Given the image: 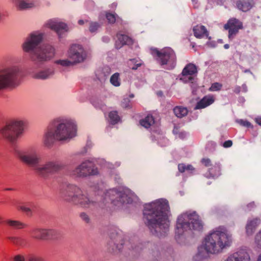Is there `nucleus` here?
I'll return each mask as SVG.
<instances>
[{
    "mask_svg": "<svg viewBox=\"0 0 261 261\" xmlns=\"http://www.w3.org/2000/svg\"><path fill=\"white\" fill-rule=\"evenodd\" d=\"M42 39L41 34H32L28 40L23 44L24 51L28 52L33 49L42 41Z\"/></svg>",
    "mask_w": 261,
    "mask_h": 261,
    "instance_id": "11",
    "label": "nucleus"
},
{
    "mask_svg": "<svg viewBox=\"0 0 261 261\" xmlns=\"http://www.w3.org/2000/svg\"><path fill=\"white\" fill-rule=\"evenodd\" d=\"M226 261H250V256L247 252L242 251L230 255Z\"/></svg>",
    "mask_w": 261,
    "mask_h": 261,
    "instance_id": "16",
    "label": "nucleus"
},
{
    "mask_svg": "<svg viewBox=\"0 0 261 261\" xmlns=\"http://www.w3.org/2000/svg\"><path fill=\"white\" fill-rule=\"evenodd\" d=\"M173 112L177 118L181 119L188 116L189 111L187 107L178 105L173 108Z\"/></svg>",
    "mask_w": 261,
    "mask_h": 261,
    "instance_id": "19",
    "label": "nucleus"
},
{
    "mask_svg": "<svg viewBox=\"0 0 261 261\" xmlns=\"http://www.w3.org/2000/svg\"><path fill=\"white\" fill-rule=\"evenodd\" d=\"M3 218L0 217V223L3 222Z\"/></svg>",
    "mask_w": 261,
    "mask_h": 261,
    "instance_id": "48",
    "label": "nucleus"
},
{
    "mask_svg": "<svg viewBox=\"0 0 261 261\" xmlns=\"http://www.w3.org/2000/svg\"><path fill=\"white\" fill-rule=\"evenodd\" d=\"M21 160L26 164L33 166L38 163V159L34 156L23 155L21 156Z\"/></svg>",
    "mask_w": 261,
    "mask_h": 261,
    "instance_id": "25",
    "label": "nucleus"
},
{
    "mask_svg": "<svg viewBox=\"0 0 261 261\" xmlns=\"http://www.w3.org/2000/svg\"><path fill=\"white\" fill-rule=\"evenodd\" d=\"M221 175L220 167L218 164L213 165L209 168L205 173V176L208 178H216Z\"/></svg>",
    "mask_w": 261,
    "mask_h": 261,
    "instance_id": "20",
    "label": "nucleus"
},
{
    "mask_svg": "<svg viewBox=\"0 0 261 261\" xmlns=\"http://www.w3.org/2000/svg\"><path fill=\"white\" fill-rule=\"evenodd\" d=\"M85 21L83 20H80L79 21V24L80 25H83L84 24Z\"/></svg>",
    "mask_w": 261,
    "mask_h": 261,
    "instance_id": "45",
    "label": "nucleus"
},
{
    "mask_svg": "<svg viewBox=\"0 0 261 261\" xmlns=\"http://www.w3.org/2000/svg\"><path fill=\"white\" fill-rule=\"evenodd\" d=\"M224 47H225V48H228V44H225V45H224Z\"/></svg>",
    "mask_w": 261,
    "mask_h": 261,
    "instance_id": "47",
    "label": "nucleus"
},
{
    "mask_svg": "<svg viewBox=\"0 0 261 261\" xmlns=\"http://www.w3.org/2000/svg\"><path fill=\"white\" fill-rule=\"evenodd\" d=\"M50 28L56 31L58 34H60L67 31V25L64 23L53 22L49 24Z\"/></svg>",
    "mask_w": 261,
    "mask_h": 261,
    "instance_id": "22",
    "label": "nucleus"
},
{
    "mask_svg": "<svg viewBox=\"0 0 261 261\" xmlns=\"http://www.w3.org/2000/svg\"><path fill=\"white\" fill-rule=\"evenodd\" d=\"M106 18L110 23H114L116 20V15L111 13H107L106 14Z\"/></svg>",
    "mask_w": 261,
    "mask_h": 261,
    "instance_id": "33",
    "label": "nucleus"
},
{
    "mask_svg": "<svg viewBox=\"0 0 261 261\" xmlns=\"http://www.w3.org/2000/svg\"><path fill=\"white\" fill-rule=\"evenodd\" d=\"M200 162L201 164L204 167H210L212 165V162L211 160L207 158H204L201 160Z\"/></svg>",
    "mask_w": 261,
    "mask_h": 261,
    "instance_id": "34",
    "label": "nucleus"
},
{
    "mask_svg": "<svg viewBox=\"0 0 261 261\" xmlns=\"http://www.w3.org/2000/svg\"><path fill=\"white\" fill-rule=\"evenodd\" d=\"M109 121L112 124H115L117 123L120 120V118L118 114L116 111H112L109 112Z\"/></svg>",
    "mask_w": 261,
    "mask_h": 261,
    "instance_id": "24",
    "label": "nucleus"
},
{
    "mask_svg": "<svg viewBox=\"0 0 261 261\" xmlns=\"http://www.w3.org/2000/svg\"><path fill=\"white\" fill-rule=\"evenodd\" d=\"M46 234V230L37 229L34 231L33 236L34 237L37 239H45Z\"/></svg>",
    "mask_w": 261,
    "mask_h": 261,
    "instance_id": "29",
    "label": "nucleus"
},
{
    "mask_svg": "<svg viewBox=\"0 0 261 261\" xmlns=\"http://www.w3.org/2000/svg\"><path fill=\"white\" fill-rule=\"evenodd\" d=\"M257 261H261V255L259 256Z\"/></svg>",
    "mask_w": 261,
    "mask_h": 261,
    "instance_id": "46",
    "label": "nucleus"
},
{
    "mask_svg": "<svg viewBox=\"0 0 261 261\" xmlns=\"http://www.w3.org/2000/svg\"><path fill=\"white\" fill-rule=\"evenodd\" d=\"M152 54L158 57V60L162 65L173 63L175 61V53L169 47L164 48L161 50L154 49Z\"/></svg>",
    "mask_w": 261,
    "mask_h": 261,
    "instance_id": "6",
    "label": "nucleus"
},
{
    "mask_svg": "<svg viewBox=\"0 0 261 261\" xmlns=\"http://www.w3.org/2000/svg\"><path fill=\"white\" fill-rule=\"evenodd\" d=\"M76 125L71 121H66L59 124L54 132H48L45 136L46 145L54 140L63 141L72 138L76 135Z\"/></svg>",
    "mask_w": 261,
    "mask_h": 261,
    "instance_id": "2",
    "label": "nucleus"
},
{
    "mask_svg": "<svg viewBox=\"0 0 261 261\" xmlns=\"http://www.w3.org/2000/svg\"><path fill=\"white\" fill-rule=\"evenodd\" d=\"M57 64H60L63 66H69L75 64L72 60L69 59V60H59L55 61Z\"/></svg>",
    "mask_w": 261,
    "mask_h": 261,
    "instance_id": "30",
    "label": "nucleus"
},
{
    "mask_svg": "<svg viewBox=\"0 0 261 261\" xmlns=\"http://www.w3.org/2000/svg\"><path fill=\"white\" fill-rule=\"evenodd\" d=\"M169 205L164 201H156L150 205L147 214L150 216L148 221L151 225L161 226L167 225L169 222L167 212Z\"/></svg>",
    "mask_w": 261,
    "mask_h": 261,
    "instance_id": "3",
    "label": "nucleus"
},
{
    "mask_svg": "<svg viewBox=\"0 0 261 261\" xmlns=\"http://www.w3.org/2000/svg\"><path fill=\"white\" fill-rule=\"evenodd\" d=\"M118 40L116 42V48L119 49L124 45H132L133 43V40L132 38L126 34H122L120 33L117 34Z\"/></svg>",
    "mask_w": 261,
    "mask_h": 261,
    "instance_id": "15",
    "label": "nucleus"
},
{
    "mask_svg": "<svg viewBox=\"0 0 261 261\" xmlns=\"http://www.w3.org/2000/svg\"><path fill=\"white\" fill-rule=\"evenodd\" d=\"M194 170V167L191 165H187V171L192 172Z\"/></svg>",
    "mask_w": 261,
    "mask_h": 261,
    "instance_id": "41",
    "label": "nucleus"
},
{
    "mask_svg": "<svg viewBox=\"0 0 261 261\" xmlns=\"http://www.w3.org/2000/svg\"><path fill=\"white\" fill-rule=\"evenodd\" d=\"M29 261H39L38 258L35 257L34 256H30L29 258Z\"/></svg>",
    "mask_w": 261,
    "mask_h": 261,
    "instance_id": "42",
    "label": "nucleus"
},
{
    "mask_svg": "<svg viewBox=\"0 0 261 261\" xmlns=\"http://www.w3.org/2000/svg\"><path fill=\"white\" fill-rule=\"evenodd\" d=\"M97 173V168L90 161H86L82 163L73 171V175L78 177H85Z\"/></svg>",
    "mask_w": 261,
    "mask_h": 261,
    "instance_id": "8",
    "label": "nucleus"
},
{
    "mask_svg": "<svg viewBox=\"0 0 261 261\" xmlns=\"http://www.w3.org/2000/svg\"><path fill=\"white\" fill-rule=\"evenodd\" d=\"M25 259L23 256L17 255L14 256V261H24Z\"/></svg>",
    "mask_w": 261,
    "mask_h": 261,
    "instance_id": "40",
    "label": "nucleus"
},
{
    "mask_svg": "<svg viewBox=\"0 0 261 261\" xmlns=\"http://www.w3.org/2000/svg\"><path fill=\"white\" fill-rule=\"evenodd\" d=\"M34 6V4L28 0H17V7L19 10L31 8Z\"/></svg>",
    "mask_w": 261,
    "mask_h": 261,
    "instance_id": "23",
    "label": "nucleus"
},
{
    "mask_svg": "<svg viewBox=\"0 0 261 261\" xmlns=\"http://www.w3.org/2000/svg\"><path fill=\"white\" fill-rule=\"evenodd\" d=\"M223 28L228 31V38L232 40L238 34L240 30L244 29L243 22L235 17L230 18L224 24Z\"/></svg>",
    "mask_w": 261,
    "mask_h": 261,
    "instance_id": "7",
    "label": "nucleus"
},
{
    "mask_svg": "<svg viewBox=\"0 0 261 261\" xmlns=\"http://www.w3.org/2000/svg\"><path fill=\"white\" fill-rule=\"evenodd\" d=\"M232 142L231 140H227L225 141L223 143L222 146L224 148H228L232 146Z\"/></svg>",
    "mask_w": 261,
    "mask_h": 261,
    "instance_id": "39",
    "label": "nucleus"
},
{
    "mask_svg": "<svg viewBox=\"0 0 261 261\" xmlns=\"http://www.w3.org/2000/svg\"><path fill=\"white\" fill-rule=\"evenodd\" d=\"M60 169V167L58 165H56L53 163H49L47 164L46 167L41 169V172L42 173L43 171L46 172H54L58 171Z\"/></svg>",
    "mask_w": 261,
    "mask_h": 261,
    "instance_id": "26",
    "label": "nucleus"
},
{
    "mask_svg": "<svg viewBox=\"0 0 261 261\" xmlns=\"http://www.w3.org/2000/svg\"><path fill=\"white\" fill-rule=\"evenodd\" d=\"M141 65L142 63L140 62H138V61L135 59H131L127 63L128 67L133 70L137 69L139 67L141 66Z\"/></svg>",
    "mask_w": 261,
    "mask_h": 261,
    "instance_id": "28",
    "label": "nucleus"
},
{
    "mask_svg": "<svg viewBox=\"0 0 261 261\" xmlns=\"http://www.w3.org/2000/svg\"><path fill=\"white\" fill-rule=\"evenodd\" d=\"M110 82L114 86H119L120 85V79L119 73H115L113 74L110 78Z\"/></svg>",
    "mask_w": 261,
    "mask_h": 261,
    "instance_id": "27",
    "label": "nucleus"
},
{
    "mask_svg": "<svg viewBox=\"0 0 261 261\" xmlns=\"http://www.w3.org/2000/svg\"><path fill=\"white\" fill-rule=\"evenodd\" d=\"M99 27V24L97 22H92L89 26V30L91 32H94L97 31Z\"/></svg>",
    "mask_w": 261,
    "mask_h": 261,
    "instance_id": "35",
    "label": "nucleus"
},
{
    "mask_svg": "<svg viewBox=\"0 0 261 261\" xmlns=\"http://www.w3.org/2000/svg\"><path fill=\"white\" fill-rule=\"evenodd\" d=\"M14 79V74L8 71H0V90L12 86Z\"/></svg>",
    "mask_w": 261,
    "mask_h": 261,
    "instance_id": "13",
    "label": "nucleus"
},
{
    "mask_svg": "<svg viewBox=\"0 0 261 261\" xmlns=\"http://www.w3.org/2000/svg\"><path fill=\"white\" fill-rule=\"evenodd\" d=\"M255 240L257 246L261 248V230L255 236Z\"/></svg>",
    "mask_w": 261,
    "mask_h": 261,
    "instance_id": "36",
    "label": "nucleus"
},
{
    "mask_svg": "<svg viewBox=\"0 0 261 261\" xmlns=\"http://www.w3.org/2000/svg\"><path fill=\"white\" fill-rule=\"evenodd\" d=\"M140 124L146 128H149L155 123V118L151 114H148L144 118L139 121Z\"/></svg>",
    "mask_w": 261,
    "mask_h": 261,
    "instance_id": "21",
    "label": "nucleus"
},
{
    "mask_svg": "<svg viewBox=\"0 0 261 261\" xmlns=\"http://www.w3.org/2000/svg\"><path fill=\"white\" fill-rule=\"evenodd\" d=\"M231 242V236L227 230L219 227L205 236L198 248V251L200 253L205 251L207 253H218L230 246Z\"/></svg>",
    "mask_w": 261,
    "mask_h": 261,
    "instance_id": "1",
    "label": "nucleus"
},
{
    "mask_svg": "<svg viewBox=\"0 0 261 261\" xmlns=\"http://www.w3.org/2000/svg\"><path fill=\"white\" fill-rule=\"evenodd\" d=\"M7 224L11 226L16 228H21L24 226V224L17 221L9 220L7 222Z\"/></svg>",
    "mask_w": 261,
    "mask_h": 261,
    "instance_id": "31",
    "label": "nucleus"
},
{
    "mask_svg": "<svg viewBox=\"0 0 261 261\" xmlns=\"http://www.w3.org/2000/svg\"><path fill=\"white\" fill-rule=\"evenodd\" d=\"M176 227L178 229H200L202 227V221L195 212H187L178 218Z\"/></svg>",
    "mask_w": 261,
    "mask_h": 261,
    "instance_id": "4",
    "label": "nucleus"
},
{
    "mask_svg": "<svg viewBox=\"0 0 261 261\" xmlns=\"http://www.w3.org/2000/svg\"><path fill=\"white\" fill-rule=\"evenodd\" d=\"M184 136H185V135H184V134H182V135H181V138H184Z\"/></svg>",
    "mask_w": 261,
    "mask_h": 261,
    "instance_id": "50",
    "label": "nucleus"
},
{
    "mask_svg": "<svg viewBox=\"0 0 261 261\" xmlns=\"http://www.w3.org/2000/svg\"><path fill=\"white\" fill-rule=\"evenodd\" d=\"M86 53L83 47L80 44H72L68 51V58L72 60L76 64L84 61Z\"/></svg>",
    "mask_w": 261,
    "mask_h": 261,
    "instance_id": "9",
    "label": "nucleus"
},
{
    "mask_svg": "<svg viewBox=\"0 0 261 261\" xmlns=\"http://www.w3.org/2000/svg\"><path fill=\"white\" fill-rule=\"evenodd\" d=\"M80 203L82 204L83 202L81 201V202H80Z\"/></svg>",
    "mask_w": 261,
    "mask_h": 261,
    "instance_id": "51",
    "label": "nucleus"
},
{
    "mask_svg": "<svg viewBox=\"0 0 261 261\" xmlns=\"http://www.w3.org/2000/svg\"><path fill=\"white\" fill-rule=\"evenodd\" d=\"M134 95L133 94H132L129 96L130 97H134Z\"/></svg>",
    "mask_w": 261,
    "mask_h": 261,
    "instance_id": "49",
    "label": "nucleus"
},
{
    "mask_svg": "<svg viewBox=\"0 0 261 261\" xmlns=\"http://www.w3.org/2000/svg\"><path fill=\"white\" fill-rule=\"evenodd\" d=\"M239 123L242 126L247 127H252V125L251 124V123L247 121L241 120L239 121Z\"/></svg>",
    "mask_w": 261,
    "mask_h": 261,
    "instance_id": "37",
    "label": "nucleus"
},
{
    "mask_svg": "<svg viewBox=\"0 0 261 261\" xmlns=\"http://www.w3.org/2000/svg\"><path fill=\"white\" fill-rule=\"evenodd\" d=\"M256 122L259 125L261 126V118H257L256 119Z\"/></svg>",
    "mask_w": 261,
    "mask_h": 261,
    "instance_id": "44",
    "label": "nucleus"
},
{
    "mask_svg": "<svg viewBox=\"0 0 261 261\" xmlns=\"http://www.w3.org/2000/svg\"><path fill=\"white\" fill-rule=\"evenodd\" d=\"M187 165L185 164H179L178 166V169L180 172L183 173L187 171Z\"/></svg>",
    "mask_w": 261,
    "mask_h": 261,
    "instance_id": "38",
    "label": "nucleus"
},
{
    "mask_svg": "<svg viewBox=\"0 0 261 261\" xmlns=\"http://www.w3.org/2000/svg\"><path fill=\"white\" fill-rule=\"evenodd\" d=\"M37 60L38 61H45L50 60L55 56V49L51 46H46L43 49L37 51Z\"/></svg>",
    "mask_w": 261,
    "mask_h": 261,
    "instance_id": "12",
    "label": "nucleus"
},
{
    "mask_svg": "<svg viewBox=\"0 0 261 261\" xmlns=\"http://www.w3.org/2000/svg\"><path fill=\"white\" fill-rule=\"evenodd\" d=\"M194 35L197 38H202L207 37L208 32L206 28L201 24H197L193 28Z\"/></svg>",
    "mask_w": 261,
    "mask_h": 261,
    "instance_id": "17",
    "label": "nucleus"
},
{
    "mask_svg": "<svg viewBox=\"0 0 261 261\" xmlns=\"http://www.w3.org/2000/svg\"><path fill=\"white\" fill-rule=\"evenodd\" d=\"M23 129V123L21 121L12 120L0 131V134L9 140H15L21 134Z\"/></svg>",
    "mask_w": 261,
    "mask_h": 261,
    "instance_id": "5",
    "label": "nucleus"
},
{
    "mask_svg": "<svg viewBox=\"0 0 261 261\" xmlns=\"http://www.w3.org/2000/svg\"><path fill=\"white\" fill-rule=\"evenodd\" d=\"M215 100L216 97L213 95L208 94L205 95L196 103L194 109L201 110L204 109L212 105Z\"/></svg>",
    "mask_w": 261,
    "mask_h": 261,
    "instance_id": "14",
    "label": "nucleus"
},
{
    "mask_svg": "<svg viewBox=\"0 0 261 261\" xmlns=\"http://www.w3.org/2000/svg\"><path fill=\"white\" fill-rule=\"evenodd\" d=\"M253 0H238L237 2V7L243 12L250 10L253 6Z\"/></svg>",
    "mask_w": 261,
    "mask_h": 261,
    "instance_id": "18",
    "label": "nucleus"
},
{
    "mask_svg": "<svg viewBox=\"0 0 261 261\" xmlns=\"http://www.w3.org/2000/svg\"><path fill=\"white\" fill-rule=\"evenodd\" d=\"M222 88V84L220 83L216 82L211 85V86L209 88V90L210 91H217L221 90Z\"/></svg>",
    "mask_w": 261,
    "mask_h": 261,
    "instance_id": "32",
    "label": "nucleus"
},
{
    "mask_svg": "<svg viewBox=\"0 0 261 261\" xmlns=\"http://www.w3.org/2000/svg\"><path fill=\"white\" fill-rule=\"evenodd\" d=\"M21 209L24 211V212H26L27 213H29L30 212V210L28 208H25V207H21Z\"/></svg>",
    "mask_w": 261,
    "mask_h": 261,
    "instance_id": "43",
    "label": "nucleus"
},
{
    "mask_svg": "<svg viewBox=\"0 0 261 261\" xmlns=\"http://www.w3.org/2000/svg\"><path fill=\"white\" fill-rule=\"evenodd\" d=\"M197 73L196 65L193 63H189L184 68L179 79L184 83H193Z\"/></svg>",
    "mask_w": 261,
    "mask_h": 261,
    "instance_id": "10",
    "label": "nucleus"
}]
</instances>
